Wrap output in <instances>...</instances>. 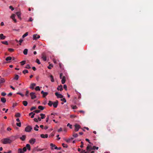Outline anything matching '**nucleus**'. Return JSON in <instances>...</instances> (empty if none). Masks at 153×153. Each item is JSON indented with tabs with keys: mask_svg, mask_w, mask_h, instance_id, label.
I'll list each match as a JSON object with an SVG mask.
<instances>
[{
	"mask_svg": "<svg viewBox=\"0 0 153 153\" xmlns=\"http://www.w3.org/2000/svg\"><path fill=\"white\" fill-rule=\"evenodd\" d=\"M48 134H41L40 135V137H41L43 138H47L48 137Z\"/></svg>",
	"mask_w": 153,
	"mask_h": 153,
	"instance_id": "12",
	"label": "nucleus"
},
{
	"mask_svg": "<svg viewBox=\"0 0 153 153\" xmlns=\"http://www.w3.org/2000/svg\"><path fill=\"white\" fill-rule=\"evenodd\" d=\"M92 148V147L91 146L88 145L86 148V149L87 151H90L91 150H92L91 149Z\"/></svg>",
	"mask_w": 153,
	"mask_h": 153,
	"instance_id": "16",
	"label": "nucleus"
},
{
	"mask_svg": "<svg viewBox=\"0 0 153 153\" xmlns=\"http://www.w3.org/2000/svg\"><path fill=\"white\" fill-rule=\"evenodd\" d=\"M40 37V36L37 34H34L33 35V39L34 40H36Z\"/></svg>",
	"mask_w": 153,
	"mask_h": 153,
	"instance_id": "11",
	"label": "nucleus"
},
{
	"mask_svg": "<svg viewBox=\"0 0 153 153\" xmlns=\"http://www.w3.org/2000/svg\"><path fill=\"white\" fill-rule=\"evenodd\" d=\"M8 50L10 52H12L14 51V50L12 48H9L8 49Z\"/></svg>",
	"mask_w": 153,
	"mask_h": 153,
	"instance_id": "48",
	"label": "nucleus"
},
{
	"mask_svg": "<svg viewBox=\"0 0 153 153\" xmlns=\"http://www.w3.org/2000/svg\"><path fill=\"white\" fill-rule=\"evenodd\" d=\"M11 59H12V57H11L8 56V57H7L6 58L5 60L7 61H8L10 60H11Z\"/></svg>",
	"mask_w": 153,
	"mask_h": 153,
	"instance_id": "32",
	"label": "nucleus"
},
{
	"mask_svg": "<svg viewBox=\"0 0 153 153\" xmlns=\"http://www.w3.org/2000/svg\"><path fill=\"white\" fill-rule=\"evenodd\" d=\"M18 153H25V152L23 151L22 149L20 148L18 150Z\"/></svg>",
	"mask_w": 153,
	"mask_h": 153,
	"instance_id": "21",
	"label": "nucleus"
},
{
	"mask_svg": "<svg viewBox=\"0 0 153 153\" xmlns=\"http://www.w3.org/2000/svg\"><path fill=\"white\" fill-rule=\"evenodd\" d=\"M6 38V36H4L3 34L1 33L0 34V38L1 39H4Z\"/></svg>",
	"mask_w": 153,
	"mask_h": 153,
	"instance_id": "14",
	"label": "nucleus"
},
{
	"mask_svg": "<svg viewBox=\"0 0 153 153\" xmlns=\"http://www.w3.org/2000/svg\"><path fill=\"white\" fill-rule=\"evenodd\" d=\"M25 68L28 69H30L31 68L30 66L29 65H26V67H25Z\"/></svg>",
	"mask_w": 153,
	"mask_h": 153,
	"instance_id": "44",
	"label": "nucleus"
},
{
	"mask_svg": "<svg viewBox=\"0 0 153 153\" xmlns=\"http://www.w3.org/2000/svg\"><path fill=\"white\" fill-rule=\"evenodd\" d=\"M39 126L37 125H35V127L34 128V129L36 131H38V128H39Z\"/></svg>",
	"mask_w": 153,
	"mask_h": 153,
	"instance_id": "26",
	"label": "nucleus"
},
{
	"mask_svg": "<svg viewBox=\"0 0 153 153\" xmlns=\"http://www.w3.org/2000/svg\"><path fill=\"white\" fill-rule=\"evenodd\" d=\"M9 8L10 9L12 10H14V8L13 7L11 6H10L9 7Z\"/></svg>",
	"mask_w": 153,
	"mask_h": 153,
	"instance_id": "61",
	"label": "nucleus"
},
{
	"mask_svg": "<svg viewBox=\"0 0 153 153\" xmlns=\"http://www.w3.org/2000/svg\"><path fill=\"white\" fill-rule=\"evenodd\" d=\"M26 138V136L25 135H23L22 137H20V139L22 141H24L25 140Z\"/></svg>",
	"mask_w": 153,
	"mask_h": 153,
	"instance_id": "20",
	"label": "nucleus"
},
{
	"mask_svg": "<svg viewBox=\"0 0 153 153\" xmlns=\"http://www.w3.org/2000/svg\"><path fill=\"white\" fill-rule=\"evenodd\" d=\"M42 58L44 61H46L47 60L46 56L44 54H42Z\"/></svg>",
	"mask_w": 153,
	"mask_h": 153,
	"instance_id": "13",
	"label": "nucleus"
},
{
	"mask_svg": "<svg viewBox=\"0 0 153 153\" xmlns=\"http://www.w3.org/2000/svg\"><path fill=\"white\" fill-rule=\"evenodd\" d=\"M23 40L22 39H20L19 42H20V45H21V43H22V42L23 41Z\"/></svg>",
	"mask_w": 153,
	"mask_h": 153,
	"instance_id": "60",
	"label": "nucleus"
},
{
	"mask_svg": "<svg viewBox=\"0 0 153 153\" xmlns=\"http://www.w3.org/2000/svg\"><path fill=\"white\" fill-rule=\"evenodd\" d=\"M22 149L23 151H24V152L26 151L27 148H26V147H24Z\"/></svg>",
	"mask_w": 153,
	"mask_h": 153,
	"instance_id": "55",
	"label": "nucleus"
},
{
	"mask_svg": "<svg viewBox=\"0 0 153 153\" xmlns=\"http://www.w3.org/2000/svg\"><path fill=\"white\" fill-rule=\"evenodd\" d=\"M0 82H1L3 83L5 82V80L4 78H1L0 79Z\"/></svg>",
	"mask_w": 153,
	"mask_h": 153,
	"instance_id": "43",
	"label": "nucleus"
},
{
	"mask_svg": "<svg viewBox=\"0 0 153 153\" xmlns=\"http://www.w3.org/2000/svg\"><path fill=\"white\" fill-rule=\"evenodd\" d=\"M36 62L38 64H41V63L40 62L39 60L38 59H36Z\"/></svg>",
	"mask_w": 153,
	"mask_h": 153,
	"instance_id": "47",
	"label": "nucleus"
},
{
	"mask_svg": "<svg viewBox=\"0 0 153 153\" xmlns=\"http://www.w3.org/2000/svg\"><path fill=\"white\" fill-rule=\"evenodd\" d=\"M31 114H32V116H31V118H33L34 117V116L35 115V114L33 113V112H31L29 114V116H30Z\"/></svg>",
	"mask_w": 153,
	"mask_h": 153,
	"instance_id": "24",
	"label": "nucleus"
},
{
	"mask_svg": "<svg viewBox=\"0 0 153 153\" xmlns=\"http://www.w3.org/2000/svg\"><path fill=\"white\" fill-rule=\"evenodd\" d=\"M6 94L4 92H2L1 93V95L3 96H5Z\"/></svg>",
	"mask_w": 153,
	"mask_h": 153,
	"instance_id": "54",
	"label": "nucleus"
},
{
	"mask_svg": "<svg viewBox=\"0 0 153 153\" xmlns=\"http://www.w3.org/2000/svg\"><path fill=\"white\" fill-rule=\"evenodd\" d=\"M62 145L63 146V147L64 148H67L68 147L67 145L66 144H65L64 143H62Z\"/></svg>",
	"mask_w": 153,
	"mask_h": 153,
	"instance_id": "42",
	"label": "nucleus"
},
{
	"mask_svg": "<svg viewBox=\"0 0 153 153\" xmlns=\"http://www.w3.org/2000/svg\"><path fill=\"white\" fill-rule=\"evenodd\" d=\"M1 43H2L3 44H4L6 45H8V43L7 41H2L1 42Z\"/></svg>",
	"mask_w": 153,
	"mask_h": 153,
	"instance_id": "37",
	"label": "nucleus"
},
{
	"mask_svg": "<svg viewBox=\"0 0 153 153\" xmlns=\"http://www.w3.org/2000/svg\"><path fill=\"white\" fill-rule=\"evenodd\" d=\"M67 126H69L70 128L71 129L72 128V125H70L69 123L68 124Z\"/></svg>",
	"mask_w": 153,
	"mask_h": 153,
	"instance_id": "56",
	"label": "nucleus"
},
{
	"mask_svg": "<svg viewBox=\"0 0 153 153\" xmlns=\"http://www.w3.org/2000/svg\"><path fill=\"white\" fill-rule=\"evenodd\" d=\"M22 103L25 106H26L27 105V102L26 101H24L22 102Z\"/></svg>",
	"mask_w": 153,
	"mask_h": 153,
	"instance_id": "27",
	"label": "nucleus"
},
{
	"mask_svg": "<svg viewBox=\"0 0 153 153\" xmlns=\"http://www.w3.org/2000/svg\"><path fill=\"white\" fill-rule=\"evenodd\" d=\"M40 111L39 110H35L33 111L34 112L36 113H38L40 112Z\"/></svg>",
	"mask_w": 153,
	"mask_h": 153,
	"instance_id": "51",
	"label": "nucleus"
},
{
	"mask_svg": "<svg viewBox=\"0 0 153 153\" xmlns=\"http://www.w3.org/2000/svg\"><path fill=\"white\" fill-rule=\"evenodd\" d=\"M16 94H19V95H20L21 96L23 97L24 96V95L22 94L21 93H20V92H17L16 93Z\"/></svg>",
	"mask_w": 153,
	"mask_h": 153,
	"instance_id": "49",
	"label": "nucleus"
},
{
	"mask_svg": "<svg viewBox=\"0 0 153 153\" xmlns=\"http://www.w3.org/2000/svg\"><path fill=\"white\" fill-rule=\"evenodd\" d=\"M53 104V102L51 101H49L48 105L50 106H51Z\"/></svg>",
	"mask_w": 153,
	"mask_h": 153,
	"instance_id": "29",
	"label": "nucleus"
},
{
	"mask_svg": "<svg viewBox=\"0 0 153 153\" xmlns=\"http://www.w3.org/2000/svg\"><path fill=\"white\" fill-rule=\"evenodd\" d=\"M36 85V84L35 83H33L31 84L30 86V88L33 89L34 88V87Z\"/></svg>",
	"mask_w": 153,
	"mask_h": 153,
	"instance_id": "19",
	"label": "nucleus"
},
{
	"mask_svg": "<svg viewBox=\"0 0 153 153\" xmlns=\"http://www.w3.org/2000/svg\"><path fill=\"white\" fill-rule=\"evenodd\" d=\"M36 139L35 138H31L29 140V142L31 144H33L36 142Z\"/></svg>",
	"mask_w": 153,
	"mask_h": 153,
	"instance_id": "7",
	"label": "nucleus"
},
{
	"mask_svg": "<svg viewBox=\"0 0 153 153\" xmlns=\"http://www.w3.org/2000/svg\"><path fill=\"white\" fill-rule=\"evenodd\" d=\"M22 73L23 74H25L26 73H28V71L27 70H25L23 71Z\"/></svg>",
	"mask_w": 153,
	"mask_h": 153,
	"instance_id": "38",
	"label": "nucleus"
},
{
	"mask_svg": "<svg viewBox=\"0 0 153 153\" xmlns=\"http://www.w3.org/2000/svg\"><path fill=\"white\" fill-rule=\"evenodd\" d=\"M40 115L41 116V118L42 119H43L45 118V115L43 114H40Z\"/></svg>",
	"mask_w": 153,
	"mask_h": 153,
	"instance_id": "30",
	"label": "nucleus"
},
{
	"mask_svg": "<svg viewBox=\"0 0 153 153\" xmlns=\"http://www.w3.org/2000/svg\"><path fill=\"white\" fill-rule=\"evenodd\" d=\"M30 94L32 99H34L36 97V96L35 93L31 92L30 93Z\"/></svg>",
	"mask_w": 153,
	"mask_h": 153,
	"instance_id": "5",
	"label": "nucleus"
},
{
	"mask_svg": "<svg viewBox=\"0 0 153 153\" xmlns=\"http://www.w3.org/2000/svg\"><path fill=\"white\" fill-rule=\"evenodd\" d=\"M81 145L80 146V147L81 148H82L83 147V142H81Z\"/></svg>",
	"mask_w": 153,
	"mask_h": 153,
	"instance_id": "58",
	"label": "nucleus"
},
{
	"mask_svg": "<svg viewBox=\"0 0 153 153\" xmlns=\"http://www.w3.org/2000/svg\"><path fill=\"white\" fill-rule=\"evenodd\" d=\"M71 107L72 108V109H76L77 108L76 105H75V106L71 105Z\"/></svg>",
	"mask_w": 153,
	"mask_h": 153,
	"instance_id": "45",
	"label": "nucleus"
},
{
	"mask_svg": "<svg viewBox=\"0 0 153 153\" xmlns=\"http://www.w3.org/2000/svg\"><path fill=\"white\" fill-rule=\"evenodd\" d=\"M50 77L51 82H53L54 81V80L53 79V76L52 75H51L50 76Z\"/></svg>",
	"mask_w": 153,
	"mask_h": 153,
	"instance_id": "33",
	"label": "nucleus"
},
{
	"mask_svg": "<svg viewBox=\"0 0 153 153\" xmlns=\"http://www.w3.org/2000/svg\"><path fill=\"white\" fill-rule=\"evenodd\" d=\"M53 65L51 64H50L48 66V68L49 69H51Z\"/></svg>",
	"mask_w": 153,
	"mask_h": 153,
	"instance_id": "53",
	"label": "nucleus"
},
{
	"mask_svg": "<svg viewBox=\"0 0 153 153\" xmlns=\"http://www.w3.org/2000/svg\"><path fill=\"white\" fill-rule=\"evenodd\" d=\"M35 89L36 91H39L40 90V88L39 86H36L35 88Z\"/></svg>",
	"mask_w": 153,
	"mask_h": 153,
	"instance_id": "36",
	"label": "nucleus"
},
{
	"mask_svg": "<svg viewBox=\"0 0 153 153\" xmlns=\"http://www.w3.org/2000/svg\"><path fill=\"white\" fill-rule=\"evenodd\" d=\"M74 131H78L79 129L81 128L80 126L78 124H75L74 125Z\"/></svg>",
	"mask_w": 153,
	"mask_h": 153,
	"instance_id": "3",
	"label": "nucleus"
},
{
	"mask_svg": "<svg viewBox=\"0 0 153 153\" xmlns=\"http://www.w3.org/2000/svg\"><path fill=\"white\" fill-rule=\"evenodd\" d=\"M38 108L41 110H43L44 109V107L42 106H39L38 107Z\"/></svg>",
	"mask_w": 153,
	"mask_h": 153,
	"instance_id": "31",
	"label": "nucleus"
},
{
	"mask_svg": "<svg viewBox=\"0 0 153 153\" xmlns=\"http://www.w3.org/2000/svg\"><path fill=\"white\" fill-rule=\"evenodd\" d=\"M36 107H32L30 109V110L32 111H33V110H34V109H36Z\"/></svg>",
	"mask_w": 153,
	"mask_h": 153,
	"instance_id": "57",
	"label": "nucleus"
},
{
	"mask_svg": "<svg viewBox=\"0 0 153 153\" xmlns=\"http://www.w3.org/2000/svg\"><path fill=\"white\" fill-rule=\"evenodd\" d=\"M19 78V76L17 75H16L15 76V77L14 78V79L18 80Z\"/></svg>",
	"mask_w": 153,
	"mask_h": 153,
	"instance_id": "46",
	"label": "nucleus"
},
{
	"mask_svg": "<svg viewBox=\"0 0 153 153\" xmlns=\"http://www.w3.org/2000/svg\"><path fill=\"white\" fill-rule=\"evenodd\" d=\"M48 94V93L47 92H45L44 94H43V97H45Z\"/></svg>",
	"mask_w": 153,
	"mask_h": 153,
	"instance_id": "34",
	"label": "nucleus"
},
{
	"mask_svg": "<svg viewBox=\"0 0 153 153\" xmlns=\"http://www.w3.org/2000/svg\"><path fill=\"white\" fill-rule=\"evenodd\" d=\"M57 89L58 90H60V91H62L63 90L62 85H60L58 86L57 88Z\"/></svg>",
	"mask_w": 153,
	"mask_h": 153,
	"instance_id": "15",
	"label": "nucleus"
},
{
	"mask_svg": "<svg viewBox=\"0 0 153 153\" xmlns=\"http://www.w3.org/2000/svg\"><path fill=\"white\" fill-rule=\"evenodd\" d=\"M25 147H26V148H27V149H28L29 150H30V145L29 144H27L26 145Z\"/></svg>",
	"mask_w": 153,
	"mask_h": 153,
	"instance_id": "28",
	"label": "nucleus"
},
{
	"mask_svg": "<svg viewBox=\"0 0 153 153\" xmlns=\"http://www.w3.org/2000/svg\"><path fill=\"white\" fill-rule=\"evenodd\" d=\"M25 62H26V61L25 60H24V61H23L20 62V63H21V65H23L24 64H25Z\"/></svg>",
	"mask_w": 153,
	"mask_h": 153,
	"instance_id": "40",
	"label": "nucleus"
},
{
	"mask_svg": "<svg viewBox=\"0 0 153 153\" xmlns=\"http://www.w3.org/2000/svg\"><path fill=\"white\" fill-rule=\"evenodd\" d=\"M1 100L3 103H5L6 102V100L5 98L4 97L1 98Z\"/></svg>",
	"mask_w": 153,
	"mask_h": 153,
	"instance_id": "23",
	"label": "nucleus"
},
{
	"mask_svg": "<svg viewBox=\"0 0 153 153\" xmlns=\"http://www.w3.org/2000/svg\"><path fill=\"white\" fill-rule=\"evenodd\" d=\"M58 104V100H56L53 103V106L55 108H56L57 107V106Z\"/></svg>",
	"mask_w": 153,
	"mask_h": 153,
	"instance_id": "9",
	"label": "nucleus"
},
{
	"mask_svg": "<svg viewBox=\"0 0 153 153\" xmlns=\"http://www.w3.org/2000/svg\"><path fill=\"white\" fill-rule=\"evenodd\" d=\"M62 128H60L58 130V131L59 132L62 131Z\"/></svg>",
	"mask_w": 153,
	"mask_h": 153,
	"instance_id": "64",
	"label": "nucleus"
},
{
	"mask_svg": "<svg viewBox=\"0 0 153 153\" xmlns=\"http://www.w3.org/2000/svg\"><path fill=\"white\" fill-rule=\"evenodd\" d=\"M50 145L52 150H53L54 149H57V147L55 145L53 144L52 143H51Z\"/></svg>",
	"mask_w": 153,
	"mask_h": 153,
	"instance_id": "6",
	"label": "nucleus"
},
{
	"mask_svg": "<svg viewBox=\"0 0 153 153\" xmlns=\"http://www.w3.org/2000/svg\"><path fill=\"white\" fill-rule=\"evenodd\" d=\"M43 150V149H41L40 148H38L37 147L35 148L33 150V152H35L36 151H39Z\"/></svg>",
	"mask_w": 153,
	"mask_h": 153,
	"instance_id": "10",
	"label": "nucleus"
},
{
	"mask_svg": "<svg viewBox=\"0 0 153 153\" xmlns=\"http://www.w3.org/2000/svg\"><path fill=\"white\" fill-rule=\"evenodd\" d=\"M32 128L30 126H27L25 128V130L26 132H30L32 129Z\"/></svg>",
	"mask_w": 153,
	"mask_h": 153,
	"instance_id": "2",
	"label": "nucleus"
},
{
	"mask_svg": "<svg viewBox=\"0 0 153 153\" xmlns=\"http://www.w3.org/2000/svg\"><path fill=\"white\" fill-rule=\"evenodd\" d=\"M64 88L66 90H67V86L66 85H64L63 86Z\"/></svg>",
	"mask_w": 153,
	"mask_h": 153,
	"instance_id": "62",
	"label": "nucleus"
},
{
	"mask_svg": "<svg viewBox=\"0 0 153 153\" xmlns=\"http://www.w3.org/2000/svg\"><path fill=\"white\" fill-rule=\"evenodd\" d=\"M18 138V137L17 136H11L10 137L9 139L11 140V143L13 141H14L16 139Z\"/></svg>",
	"mask_w": 153,
	"mask_h": 153,
	"instance_id": "4",
	"label": "nucleus"
},
{
	"mask_svg": "<svg viewBox=\"0 0 153 153\" xmlns=\"http://www.w3.org/2000/svg\"><path fill=\"white\" fill-rule=\"evenodd\" d=\"M62 84H64L65 83V76H63L62 79Z\"/></svg>",
	"mask_w": 153,
	"mask_h": 153,
	"instance_id": "18",
	"label": "nucleus"
},
{
	"mask_svg": "<svg viewBox=\"0 0 153 153\" xmlns=\"http://www.w3.org/2000/svg\"><path fill=\"white\" fill-rule=\"evenodd\" d=\"M20 114L19 113H16L15 114V116L17 117H19L20 116Z\"/></svg>",
	"mask_w": 153,
	"mask_h": 153,
	"instance_id": "41",
	"label": "nucleus"
},
{
	"mask_svg": "<svg viewBox=\"0 0 153 153\" xmlns=\"http://www.w3.org/2000/svg\"><path fill=\"white\" fill-rule=\"evenodd\" d=\"M16 124L17 126H18L19 127H20L21 126V123L20 122H19V123H17Z\"/></svg>",
	"mask_w": 153,
	"mask_h": 153,
	"instance_id": "50",
	"label": "nucleus"
},
{
	"mask_svg": "<svg viewBox=\"0 0 153 153\" xmlns=\"http://www.w3.org/2000/svg\"><path fill=\"white\" fill-rule=\"evenodd\" d=\"M28 93H29V91H26V94H25L26 96H28Z\"/></svg>",
	"mask_w": 153,
	"mask_h": 153,
	"instance_id": "63",
	"label": "nucleus"
},
{
	"mask_svg": "<svg viewBox=\"0 0 153 153\" xmlns=\"http://www.w3.org/2000/svg\"><path fill=\"white\" fill-rule=\"evenodd\" d=\"M1 141L4 144H10L11 143V140L9 138H5L1 140Z\"/></svg>",
	"mask_w": 153,
	"mask_h": 153,
	"instance_id": "1",
	"label": "nucleus"
},
{
	"mask_svg": "<svg viewBox=\"0 0 153 153\" xmlns=\"http://www.w3.org/2000/svg\"><path fill=\"white\" fill-rule=\"evenodd\" d=\"M73 139H74V138L73 137H71V138H69L68 139H65V140L68 143L70 142V141L71 140H73Z\"/></svg>",
	"mask_w": 153,
	"mask_h": 153,
	"instance_id": "22",
	"label": "nucleus"
},
{
	"mask_svg": "<svg viewBox=\"0 0 153 153\" xmlns=\"http://www.w3.org/2000/svg\"><path fill=\"white\" fill-rule=\"evenodd\" d=\"M28 35V33L27 32H26L22 36V37L23 38H24L26 36H27Z\"/></svg>",
	"mask_w": 153,
	"mask_h": 153,
	"instance_id": "39",
	"label": "nucleus"
},
{
	"mask_svg": "<svg viewBox=\"0 0 153 153\" xmlns=\"http://www.w3.org/2000/svg\"><path fill=\"white\" fill-rule=\"evenodd\" d=\"M61 101H63L64 102H66V100L65 99V98H63V99H61Z\"/></svg>",
	"mask_w": 153,
	"mask_h": 153,
	"instance_id": "59",
	"label": "nucleus"
},
{
	"mask_svg": "<svg viewBox=\"0 0 153 153\" xmlns=\"http://www.w3.org/2000/svg\"><path fill=\"white\" fill-rule=\"evenodd\" d=\"M16 14L18 16V18L20 19H21V13L20 12H18L16 13Z\"/></svg>",
	"mask_w": 153,
	"mask_h": 153,
	"instance_id": "17",
	"label": "nucleus"
},
{
	"mask_svg": "<svg viewBox=\"0 0 153 153\" xmlns=\"http://www.w3.org/2000/svg\"><path fill=\"white\" fill-rule=\"evenodd\" d=\"M56 96L57 98H62L63 97V96L61 94L58 93L57 92L55 93Z\"/></svg>",
	"mask_w": 153,
	"mask_h": 153,
	"instance_id": "8",
	"label": "nucleus"
},
{
	"mask_svg": "<svg viewBox=\"0 0 153 153\" xmlns=\"http://www.w3.org/2000/svg\"><path fill=\"white\" fill-rule=\"evenodd\" d=\"M28 50L27 49H25L23 51V53L25 55H27V54Z\"/></svg>",
	"mask_w": 153,
	"mask_h": 153,
	"instance_id": "25",
	"label": "nucleus"
},
{
	"mask_svg": "<svg viewBox=\"0 0 153 153\" xmlns=\"http://www.w3.org/2000/svg\"><path fill=\"white\" fill-rule=\"evenodd\" d=\"M15 15L14 14H13L10 16L11 18L12 19H13L15 18Z\"/></svg>",
	"mask_w": 153,
	"mask_h": 153,
	"instance_id": "52",
	"label": "nucleus"
},
{
	"mask_svg": "<svg viewBox=\"0 0 153 153\" xmlns=\"http://www.w3.org/2000/svg\"><path fill=\"white\" fill-rule=\"evenodd\" d=\"M73 136L74 137H78V135L77 134L74 133L73 134Z\"/></svg>",
	"mask_w": 153,
	"mask_h": 153,
	"instance_id": "35",
	"label": "nucleus"
}]
</instances>
